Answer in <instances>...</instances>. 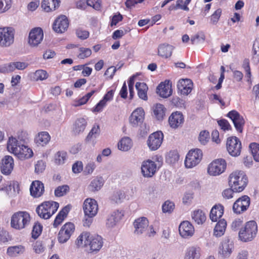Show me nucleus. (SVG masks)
Masks as SVG:
<instances>
[{
  "label": "nucleus",
  "instance_id": "nucleus-13",
  "mask_svg": "<svg viewBox=\"0 0 259 259\" xmlns=\"http://www.w3.org/2000/svg\"><path fill=\"white\" fill-rule=\"evenodd\" d=\"M250 203V198L247 195H243L234 202L233 210L236 214H240L247 209Z\"/></svg>",
  "mask_w": 259,
  "mask_h": 259
},
{
  "label": "nucleus",
  "instance_id": "nucleus-61",
  "mask_svg": "<svg viewBox=\"0 0 259 259\" xmlns=\"http://www.w3.org/2000/svg\"><path fill=\"white\" fill-rule=\"evenodd\" d=\"M218 124L224 131L229 130L231 128V125L229 122L225 119H222L218 121Z\"/></svg>",
  "mask_w": 259,
  "mask_h": 259
},
{
  "label": "nucleus",
  "instance_id": "nucleus-57",
  "mask_svg": "<svg viewBox=\"0 0 259 259\" xmlns=\"http://www.w3.org/2000/svg\"><path fill=\"white\" fill-rule=\"evenodd\" d=\"M221 14L222 10L221 9H218L215 10V11L211 16V22L213 24H217L221 17Z\"/></svg>",
  "mask_w": 259,
  "mask_h": 259
},
{
  "label": "nucleus",
  "instance_id": "nucleus-8",
  "mask_svg": "<svg viewBox=\"0 0 259 259\" xmlns=\"http://www.w3.org/2000/svg\"><path fill=\"white\" fill-rule=\"evenodd\" d=\"M227 163L223 159H217L212 161L207 167L208 174L211 176H218L226 170Z\"/></svg>",
  "mask_w": 259,
  "mask_h": 259
},
{
  "label": "nucleus",
  "instance_id": "nucleus-40",
  "mask_svg": "<svg viewBox=\"0 0 259 259\" xmlns=\"http://www.w3.org/2000/svg\"><path fill=\"white\" fill-rule=\"evenodd\" d=\"M87 125V121L83 118H80L77 119L74 124L73 132L75 134H79L82 133Z\"/></svg>",
  "mask_w": 259,
  "mask_h": 259
},
{
  "label": "nucleus",
  "instance_id": "nucleus-23",
  "mask_svg": "<svg viewBox=\"0 0 259 259\" xmlns=\"http://www.w3.org/2000/svg\"><path fill=\"white\" fill-rule=\"evenodd\" d=\"M135 233L142 234L144 233L149 226V221L147 218L143 217L135 220L134 222Z\"/></svg>",
  "mask_w": 259,
  "mask_h": 259
},
{
  "label": "nucleus",
  "instance_id": "nucleus-31",
  "mask_svg": "<svg viewBox=\"0 0 259 259\" xmlns=\"http://www.w3.org/2000/svg\"><path fill=\"white\" fill-rule=\"evenodd\" d=\"M50 140L51 136L47 132H41L35 136L34 141L38 146H44L49 143Z\"/></svg>",
  "mask_w": 259,
  "mask_h": 259
},
{
  "label": "nucleus",
  "instance_id": "nucleus-53",
  "mask_svg": "<svg viewBox=\"0 0 259 259\" xmlns=\"http://www.w3.org/2000/svg\"><path fill=\"white\" fill-rule=\"evenodd\" d=\"M42 227L39 223H35L33 227L32 236L33 238H37L41 234Z\"/></svg>",
  "mask_w": 259,
  "mask_h": 259
},
{
  "label": "nucleus",
  "instance_id": "nucleus-45",
  "mask_svg": "<svg viewBox=\"0 0 259 259\" xmlns=\"http://www.w3.org/2000/svg\"><path fill=\"white\" fill-rule=\"evenodd\" d=\"M100 129L99 125H95L86 137L87 142H90L96 139L100 135Z\"/></svg>",
  "mask_w": 259,
  "mask_h": 259
},
{
  "label": "nucleus",
  "instance_id": "nucleus-25",
  "mask_svg": "<svg viewBox=\"0 0 259 259\" xmlns=\"http://www.w3.org/2000/svg\"><path fill=\"white\" fill-rule=\"evenodd\" d=\"M14 168L13 158L9 155L5 156L2 160L1 169L2 172L6 175L11 173Z\"/></svg>",
  "mask_w": 259,
  "mask_h": 259
},
{
  "label": "nucleus",
  "instance_id": "nucleus-46",
  "mask_svg": "<svg viewBox=\"0 0 259 259\" xmlns=\"http://www.w3.org/2000/svg\"><path fill=\"white\" fill-rule=\"evenodd\" d=\"M67 158L66 152L64 151H58L55 155V162L58 165L63 164L65 163Z\"/></svg>",
  "mask_w": 259,
  "mask_h": 259
},
{
  "label": "nucleus",
  "instance_id": "nucleus-33",
  "mask_svg": "<svg viewBox=\"0 0 259 259\" xmlns=\"http://www.w3.org/2000/svg\"><path fill=\"white\" fill-rule=\"evenodd\" d=\"M224 213V207L221 204L215 205L211 209L209 217L212 222H217Z\"/></svg>",
  "mask_w": 259,
  "mask_h": 259
},
{
  "label": "nucleus",
  "instance_id": "nucleus-43",
  "mask_svg": "<svg viewBox=\"0 0 259 259\" xmlns=\"http://www.w3.org/2000/svg\"><path fill=\"white\" fill-rule=\"evenodd\" d=\"M24 251L25 247L22 245L10 246L7 249V253L11 256H16L23 253Z\"/></svg>",
  "mask_w": 259,
  "mask_h": 259
},
{
  "label": "nucleus",
  "instance_id": "nucleus-34",
  "mask_svg": "<svg viewBox=\"0 0 259 259\" xmlns=\"http://www.w3.org/2000/svg\"><path fill=\"white\" fill-rule=\"evenodd\" d=\"M59 0H42L41 7L47 12L54 11L59 6Z\"/></svg>",
  "mask_w": 259,
  "mask_h": 259
},
{
  "label": "nucleus",
  "instance_id": "nucleus-3",
  "mask_svg": "<svg viewBox=\"0 0 259 259\" xmlns=\"http://www.w3.org/2000/svg\"><path fill=\"white\" fill-rule=\"evenodd\" d=\"M30 217L26 211H18L11 217V226L16 230H22L27 228L30 224Z\"/></svg>",
  "mask_w": 259,
  "mask_h": 259
},
{
  "label": "nucleus",
  "instance_id": "nucleus-32",
  "mask_svg": "<svg viewBox=\"0 0 259 259\" xmlns=\"http://www.w3.org/2000/svg\"><path fill=\"white\" fill-rule=\"evenodd\" d=\"M33 152L31 149L23 144L20 146L15 155L20 159H27L32 156Z\"/></svg>",
  "mask_w": 259,
  "mask_h": 259
},
{
  "label": "nucleus",
  "instance_id": "nucleus-10",
  "mask_svg": "<svg viewBox=\"0 0 259 259\" xmlns=\"http://www.w3.org/2000/svg\"><path fill=\"white\" fill-rule=\"evenodd\" d=\"M141 168L142 174L145 178L152 177L157 170L156 164L150 159L143 161Z\"/></svg>",
  "mask_w": 259,
  "mask_h": 259
},
{
  "label": "nucleus",
  "instance_id": "nucleus-36",
  "mask_svg": "<svg viewBox=\"0 0 259 259\" xmlns=\"http://www.w3.org/2000/svg\"><path fill=\"white\" fill-rule=\"evenodd\" d=\"M227 226V222L224 219L220 220L216 224L213 235L216 237H221L224 235Z\"/></svg>",
  "mask_w": 259,
  "mask_h": 259
},
{
  "label": "nucleus",
  "instance_id": "nucleus-7",
  "mask_svg": "<svg viewBox=\"0 0 259 259\" xmlns=\"http://www.w3.org/2000/svg\"><path fill=\"white\" fill-rule=\"evenodd\" d=\"M202 155V152L200 149H195L189 151L185 160L186 167L192 168L196 166L201 161Z\"/></svg>",
  "mask_w": 259,
  "mask_h": 259
},
{
  "label": "nucleus",
  "instance_id": "nucleus-20",
  "mask_svg": "<svg viewBox=\"0 0 259 259\" xmlns=\"http://www.w3.org/2000/svg\"><path fill=\"white\" fill-rule=\"evenodd\" d=\"M145 112L142 107L136 109L130 117V123L133 126H137L141 124L144 119Z\"/></svg>",
  "mask_w": 259,
  "mask_h": 259
},
{
  "label": "nucleus",
  "instance_id": "nucleus-17",
  "mask_svg": "<svg viewBox=\"0 0 259 259\" xmlns=\"http://www.w3.org/2000/svg\"><path fill=\"white\" fill-rule=\"evenodd\" d=\"M233 249V242L228 238H225L220 244L219 254L224 258L228 257L231 254Z\"/></svg>",
  "mask_w": 259,
  "mask_h": 259
},
{
  "label": "nucleus",
  "instance_id": "nucleus-11",
  "mask_svg": "<svg viewBox=\"0 0 259 259\" xmlns=\"http://www.w3.org/2000/svg\"><path fill=\"white\" fill-rule=\"evenodd\" d=\"M44 38V33L40 27L34 28L31 30L28 36V42L32 47H37Z\"/></svg>",
  "mask_w": 259,
  "mask_h": 259
},
{
  "label": "nucleus",
  "instance_id": "nucleus-21",
  "mask_svg": "<svg viewBox=\"0 0 259 259\" xmlns=\"http://www.w3.org/2000/svg\"><path fill=\"white\" fill-rule=\"evenodd\" d=\"M68 26L69 21L67 18L64 15H62L56 19L53 28L56 32L63 33L67 29Z\"/></svg>",
  "mask_w": 259,
  "mask_h": 259
},
{
  "label": "nucleus",
  "instance_id": "nucleus-16",
  "mask_svg": "<svg viewBox=\"0 0 259 259\" xmlns=\"http://www.w3.org/2000/svg\"><path fill=\"white\" fill-rule=\"evenodd\" d=\"M28 64L25 62H13L5 64L0 66V72L2 73H8L13 72L16 69L24 70L28 66Z\"/></svg>",
  "mask_w": 259,
  "mask_h": 259
},
{
  "label": "nucleus",
  "instance_id": "nucleus-37",
  "mask_svg": "<svg viewBox=\"0 0 259 259\" xmlns=\"http://www.w3.org/2000/svg\"><path fill=\"white\" fill-rule=\"evenodd\" d=\"M70 210V207L69 205L65 206L57 214L56 216L54 223L53 226L54 227H57L60 225L69 212Z\"/></svg>",
  "mask_w": 259,
  "mask_h": 259
},
{
  "label": "nucleus",
  "instance_id": "nucleus-42",
  "mask_svg": "<svg viewBox=\"0 0 259 259\" xmlns=\"http://www.w3.org/2000/svg\"><path fill=\"white\" fill-rule=\"evenodd\" d=\"M153 113L157 120H161L165 116V108L163 105L156 104L153 107Z\"/></svg>",
  "mask_w": 259,
  "mask_h": 259
},
{
  "label": "nucleus",
  "instance_id": "nucleus-47",
  "mask_svg": "<svg viewBox=\"0 0 259 259\" xmlns=\"http://www.w3.org/2000/svg\"><path fill=\"white\" fill-rule=\"evenodd\" d=\"M249 148L254 160L259 161V144L252 143L249 145Z\"/></svg>",
  "mask_w": 259,
  "mask_h": 259
},
{
  "label": "nucleus",
  "instance_id": "nucleus-9",
  "mask_svg": "<svg viewBox=\"0 0 259 259\" xmlns=\"http://www.w3.org/2000/svg\"><path fill=\"white\" fill-rule=\"evenodd\" d=\"M226 146L229 153L232 156H237L240 155L241 143L237 137H232L228 138Z\"/></svg>",
  "mask_w": 259,
  "mask_h": 259
},
{
  "label": "nucleus",
  "instance_id": "nucleus-24",
  "mask_svg": "<svg viewBox=\"0 0 259 259\" xmlns=\"http://www.w3.org/2000/svg\"><path fill=\"white\" fill-rule=\"evenodd\" d=\"M193 83L190 79H181L179 80L177 88L181 94L188 95L193 89Z\"/></svg>",
  "mask_w": 259,
  "mask_h": 259
},
{
  "label": "nucleus",
  "instance_id": "nucleus-50",
  "mask_svg": "<svg viewBox=\"0 0 259 259\" xmlns=\"http://www.w3.org/2000/svg\"><path fill=\"white\" fill-rule=\"evenodd\" d=\"M69 190L67 185H63L58 187L55 190V195L56 197H62L65 195Z\"/></svg>",
  "mask_w": 259,
  "mask_h": 259
},
{
  "label": "nucleus",
  "instance_id": "nucleus-2",
  "mask_svg": "<svg viewBox=\"0 0 259 259\" xmlns=\"http://www.w3.org/2000/svg\"><path fill=\"white\" fill-rule=\"evenodd\" d=\"M248 183L246 175L242 171H235L229 177V185L236 192H242Z\"/></svg>",
  "mask_w": 259,
  "mask_h": 259
},
{
  "label": "nucleus",
  "instance_id": "nucleus-55",
  "mask_svg": "<svg viewBox=\"0 0 259 259\" xmlns=\"http://www.w3.org/2000/svg\"><path fill=\"white\" fill-rule=\"evenodd\" d=\"M91 54L92 51L89 48H80L78 57L80 59H84L90 56Z\"/></svg>",
  "mask_w": 259,
  "mask_h": 259
},
{
  "label": "nucleus",
  "instance_id": "nucleus-54",
  "mask_svg": "<svg viewBox=\"0 0 259 259\" xmlns=\"http://www.w3.org/2000/svg\"><path fill=\"white\" fill-rule=\"evenodd\" d=\"M48 74L45 70H38L34 73V77L36 80H42L48 78Z\"/></svg>",
  "mask_w": 259,
  "mask_h": 259
},
{
  "label": "nucleus",
  "instance_id": "nucleus-28",
  "mask_svg": "<svg viewBox=\"0 0 259 259\" xmlns=\"http://www.w3.org/2000/svg\"><path fill=\"white\" fill-rule=\"evenodd\" d=\"M174 49L172 45L166 43L160 44L158 47V55L163 58H168L171 56Z\"/></svg>",
  "mask_w": 259,
  "mask_h": 259
},
{
  "label": "nucleus",
  "instance_id": "nucleus-5",
  "mask_svg": "<svg viewBox=\"0 0 259 259\" xmlns=\"http://www.w3.org/2000/svg\"><path fill=\"white\" fill-rule=\"evenodd\" d=\"M257 226L255 221L247 222L244 227L239 232V239L243 242L250 241L256 236Z\"/></svg>",
  "mask_w": 259,
  "mask_h": 259
},
{
  "label": "nucleus",
  "instance_id": "nucleus-62",
  "mask_svg": "<svg viewBox=\"0 0 259 259\" xmlns=\"http://www.w3.org/2000/svg\"><path fill=\"white\" fill-rule=\"evenodd\" d=\"M72 171L74 173L78 174L83 169V165L81 161H77L72 165Z\"/></svg>",
  "mask_w": 259,
  "mask_h": 259
},
{
  "label": "nucleus",
  "instance_id": "nucleus-39",
  "mask_svg": "<svg viewBox=\"0 0 259 259\" xmlns=\"http://www.w3.org/2000/svg\"><path fill=\"white\" fill-rule=\"evenodd\" d=\"M21 145L15 138L11 137L7 143L8 150L15 155Z\"/></svg>",
  "mask_w": 259,
  "mask_h": 259
},
{
  "label": "nucleus",
  "instance_id": "nucleus-6",
  "mask_svg": "<svg viewBox=\"0 0 259 259\" xmlns=\"http://www.w3.org/2000/svg\"><path fill=\"white\" fill-rule=\"evenodd\" d=\"M15 30L12 27L0 28V47H8L14 42Z\"/></svg>",
  "mask_w": 259,
  "mask_h": 259
},
{
  "label": "nucleus",
  "instance_id": "nucleus-44",
  "mask_svg": "<svg viewBox=\"0 0 259 259\" xmlns=\"http://www.w3.org/2000/svg\"><path fill=\"white\" fill-rule=\"evenodd\" d=\"M132 146V142L128 137H124L121 139L118 144V149L123 151H127L130 150Z\"/></svg>",
  "mask_w": 259,
  "mask_h": 259
},
{
  "label": "nucleus",
  "instance_id": "nucleus-38",
  "mask_svg": "<svg viewBox=\"0 0 259 259\" xmlns=\"http://www.w3.org/2000/svg\"><path fill=\"white\" fill-rule=\"evenodd\" d=\"M192 220L198 225L203 224L206 220L205 213L201 210H194L191 214Z\"/></svg>",
  "mask_w": 259,
  "mask_h": 259
},
{
  "label": "nucleus",
  "instance_id": "nucleus-4",
  "mask_svg": "<svg viewBox=\"0 0 259 259\" xmlns=\"http://www.w3.org/2000/svg\"><path fill=\"white\" fill-rule=\"evenodd\" d=\"M59 206L57 202L46 201L36 208V211L41 218L48 219L57 211Z\"/></svg>",
  "mask_w": 259,
  "mask_h": 259
},
{
  "label": "nucleus",
  "instance_id": "nucleus-60",
  "mask_svg": "<svg viewBox=\"0 0 259 259\" xmlns=\"http://www.w3.org/2000/svg\"><path fill=\"white\" fill-rule=\"evenodd\" d=\"M33 249L36 253H41L45 250V247L40 241H36L33 246Z\"/></svg>",
  "mask_w": 259,
  "mask_h": 259
},
{
  "label": "nucleus",
  "instance_id": "nucleus-64",
  "mask_svg": "<svg viewBox=\"0 0 259 259\" xmlns=\"http://www.w3.org/2000/svg\"><path fill=\"white\" fill-rule=\"evenodd\" d=\"M96 166L94 162H91L87 164L84 172L86 174H91L94 171Z\"/></svg>",
  "mask_w": 259,
  "mask_h": 259
},
{
  "label": "nucleus",
  "instance_id": "nucleus-41",
  "mask_svg": "<svg viewBox=\"0 0 259 259\" xmlns=\"http://www.w3.org/2000/svg\"><path fill=\"white\" fill-rule=\"evenodd\" d=\"M104 183V180L102 177H97L91 181L89 187L92 191H99L102 187Z\"/></svg>",
  "mask_w": 259,
  "mask_h": 259
},
{
  "label": "nucleus",
  "instance_id": "nucleus-56",
  "mask_svg": "<svg viewBox=\"0 0 259 259\" xmlns=\"http://www.w3.org/2000/svg\"><path fill=\"white\" fill-rule=\"evenodd\" d=\"M205 39V36L202 32L198 33L194 35L191 36V41L192 44H197L201 41H203Z\"/></svg>",
  "mask_w": 259,
  "mask_h": 259
},
{
  "label": "nucleus",
  "instance_id": "nucleus-22",
  "mask_svg": "<svg viewBox=\"0 0 259 259\" xmlns=\"http://www.w3.org/2000/svg\"><path fill=\"white\" fill-rule=\"evenodd\" d=\"M179 230L180 235L185 238L192 237L194 233V228L188 221L182 222L179 226Z\"/></svg>",
  "mask_w": 259,
  "mask_h": 259
},
{
  "label": "nucleus",
  "instance_id": "nucleus-18",
  "mask_svg": "<svg viewBox=\"0 0 259 259\" xmlns=\"http://www.w3.org/2000/svg\"><path fill=\"white\" fill-rule=\"evenodd\" d=\"M228 117L233 121L236 130L242 133L245 121L243 117L236 111L232 110L228 113Z\"/></svg>",
  "mask_w": 259,
  "mask_h": 259
},
{
  "label": "nucleus",
  "instance_id": "nucleus-12",
  "mask_svg": "<svg viewBox=\"0 0 259 259\" xmlns=\"http://www.w3.org/2000/svg\"><path fill=\"white\" fill-rule=\"evenodd\" d=\"M83 209L85 216L89 218L95 217L98 210V205L97 201L92 198L86 199L83 203Z\"/></svg>",
  "mask_w": 259,
  "mask_h": 259
},
{
  "label": "nucleus",
  "instance_id": "nucleus-52",
  "mask_svg": "<svg viewBox=\"0 0 259 259\" xmlns=\"http://www.w3.org/2000/svg\"><path fill=\"white\" fill-rule=\"evenodd\" d=\"M199 141L203 145H205L209 141V133L206 131H201L198 137Z\"/></svg>",
  "mask_w": 259,
  "mask_h": 259
},
{
  "label": "nucleus",
  "instance_id": "nucleus-59",
  "mask_svg": "<svg viewBox=\"0 0 259 259\" xmlns=\"http://www.w3.org/2000/svg\"><path fill=\"white\" fill-rule=\"evenodd\" d=\"M76 35L81 39H85L89 36V32L81 28L77 29L76 31Z\"/></svg>",
  "mask_w": 259,
  "mask_h": 259
},
{
  "label": "nucleus",
  "instance_id": "nucleus-1",
  "mask_svg": "<svg viewBox=\"0 0 259 259\" xmlns=\"http://www.w3.org/2000/svg\"><path fill=\"white\" fill-rule=\"evenodd\" d=\"M76 244L78 246H90L92 252L99 251L103 244V238L98 235H91L89 232H82L77 238Z\"/></svg>",
  "mask_w": 259,
  "mask_h": 259
},
{
  "label": "nucleus",
  "instance_id": "nucleus-63",
  "mask_svg": "<svg viewBox=\"0 0 259 259\" xmlns=\"http://www.w3.org/2000/svg\"><path fill=\"white\" fill-rule=\"evenodd\" d=\"M8 232L0 228V243H5L8 241Z\"/></svg>",
  "mask_w": 259,
  "mask_h": 259
},
{
  "label": "nucleus",
  "instance_id": "nucleus-58",
  "mask_svg": "<svg viewBox=\"0 0 259 259\" xmlns=\"http://www.w3.org/2000/svg\"><path fill=\"white\" fill-rule=\"evenodd\" d=\"M46 168V163L42 160H39L35 165V172L37 174L41 173Z\"/></svg>",
  "mask_w": 259,
  "mask_h": 259
},
{
  "label": "nucleus",
  "instance_id": "nucleus-35",
  "mask_svg": "<svg viewBox=\"0 0 259 259\" xmlns=\"http://www.w3.org/2000/svg\"><path fill=\"white\" fill-rule=\"evenodd\" d=\"M136 88L138 91L139 97L145 101L147 100V91L148 88L144 82H138L136 83Z\"/></svg>",
  "mask_w": 259,
  "mask_h": 259
},
{
  "label": "nucleus",
  "instance_id": "nucleus-30",
  "mask_svg": "<svg viewBox=\"0 0 259 259\" xmlns=\"http://www.w3.org/2000/svg\"><path fill=\"white\" fill-rule=\"evenodd\" d=\"M156 92L160 97L166 98L171 95L172 90L168 83L161 82L157 87Z\"/></svg>",
  "mask_w": 259,
  "mask_h": 259
},
{
  "label": "nucleus",
  "instance_id": "nucleus-49",
  "mask_svg": "<svg viewBox=\"0 0 259 259\" xmlns=\"http://www.w3.org/2000/svg\"><path fill=\"white\" fill-rule=\"evenodd\" d=\"M125 198V194L121 191L114 192L111 197V200L116 203H120Z\"/></svg>",
  "mask_w": 259,
  "mask_h": 259
},
{
  "label": "nucleus",
  "instance_id": "nucleus-14",
  "mask_svg": "<svg viewBox=\"0 0 259 259\" xmlns=\"http://www.w3.org/2000/svg\"><path fill=\"white\" fill-rule=\"evenodd\" d=\"M74 230V225L71 223L64 225L58 234V241L61 243L66 242L70 237Z\"/></svg>",
  "mask_w": 259,
  "mask_h": 259
},
{
  "label": "nucleus",
  "instance_id": "nucleus-29",
  "mask_svg": "<svg viewBox=\"0 0 259 259\" xmlns=\"http://www.w3.org/2000/svg\"><path fill=\"white\" fill-rule=\"evenodd\" d=\"M200 256L201 249L200 247L190 246L186 249L184 259H199Z\"/></svg>",
  "mask_w": 259,
  "mask_h": 259
},
{
  "label": "nucleus",
  "instance_id": "nucleus-48",
  "mask_svg": "<svg viewBox=\"0 0 259 259\" xmlns=\"http://www.w3.org/2000/svg\"><path fill=\"white\" fill-rule=\"evenodd\" d=\"M175 207V203L169 200H166L162 205V210L163 213H171Z\"/></svg>",
  "mask_w": 259,
  "mask_h": 259
},
{
  "label": "nucleus",
  "instance_id": "nucleus-19",
  "mask_svg": "<svg viewBox=\"0 0 259 259\" xmlns=\"http://www.w3.org/2000/svg\"><path fill=\"white\" fill-rule=\"evenodd\" d=\"M123 216V212L122 211L116 210L109 214L106 219V226L111 229L114 228L119 221Z\"/></svg>",
  "mask_w": 259,
  "mask_h": 259
},
{
  "label": "nucleus",
  "instance_id": "nucleus-26",
  "mask_svg": "<svg viewBox=\"0 0 259 259\" xmlns=\"http://www.w3.org/2000/svg\"><path fill=\"white\" fill-rule=\"evenodd\" d=\"M45 191L44 184L39 181H33L30 187V195L34 198L40 197Z\"/></svg>",
  "mask_w": 259,
  "mask_h": 259
},
{
  "label": "nucleus",
  "instance_id": "nucleus-27",
  "mask_svg": "<svg viewBox=\"0 0 259 259\" xmlns=\"http://www.w3.org/2000/svg\"><path fill=\"white\" fill-rule=\"evenodd\" d=\"M168 122L171 127L173 128H178L184 122L183 115L179 112H174L169 116Z\"/></svg>",
  "mask_w": 259,
  "mask_h": 259
},
{
  "label": "nucleus",
  "instance_id": "nucleus-15",
  "mask_svg": "<svg viewBox=\"0 0 259 259\" xmlns=\"http://www.w3.org/2000/svg\"><path fill=\"white\" fill-rule=\"evenodd\" d=\"M163 139V133L156 132L151 134L148 139L147 144L151 150H156L161 146Z\"/></svg>",
  "mask_w": 259,
  "mask_h": 259
},
{
  "label": "nucleus",
  "instance_id": "nucleus-51",
  "mask_svg": "<svg viewBox=\"0 0 259 259\" xmlns=\"http://www.w3.org/2000/svg\"><path fill=\"white\" fill-rule=\"evenodd\" d=\"M11 6L12 0H0V14L7 11Z\"/></svg>",
  "mask_w": 259,
  "mask_h": 259
}]
</instances>
